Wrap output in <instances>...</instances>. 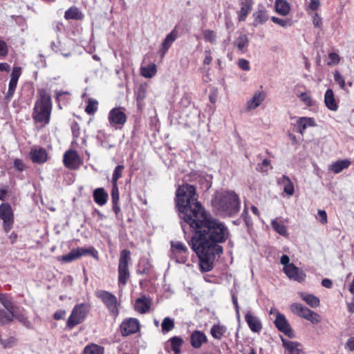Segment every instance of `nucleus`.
Returning <instances> with one entry per match:
<instances>
[{"label":"nucleus","mask_w":354,"mask_h":354,"mask_svg":"<svg viewBox=\"0 0 354 354\" xmlns=\"http://www.w3.org/2000/svg\"><path fill=\"white\" fill-rule=\"evenodd\" d=\"M81 13L78 8L72 7L68 9L64 14V17L66 19H78L80 18Z\"/></svg>","instance_id":"41"},{"label":"nucleus","mask_w":354,"mask_h":354,"mask_svg":"<svg viewBox=\"0 0 354 354\" xmlns=\"http://www.w3.org/2000/svg\"><path fill=\"white\" fill-rule=\"evenodd\" d=\"M283 270L287 277L294 281L302 282L306 279V275L305 272L292 263L287 266H284Z\"/></svg>","instance_id":"11"},{"label":"nucleus","mask_w":354,"mask_h":354,"mask_svg":"<svg viewBox=\"0 0 354 354\" xmlns=\"http://www.w3.org/2000/svg\"><path fill=\"white\" fill-rule=\"evenodd\" d=\"M254 2L252 0H239L240 10L237 12L239 21H244L251 12Z\"/></svg>","instance_id":"15"},{"label":"nucleus","mask_w":354,"mask_h":354,"mask_svg":"<svg viewBox=\"0 0 354 354\" xmlns=\"http://www.w3.org/2000/svg\"><path fill=\"white\" fill-rule=\"evenodd\" d=\"M297 125L298 128L297 131L303 135L308 127H315L316 124L312 118L301 117L297 120Z\"/></svg>","instance_id":"24"},{"label":"nucleus","mask_w":354,"mask_h":354,"mask_svg":"<svg viewBox=\"0 0 354 354\" xmlns=\"http://www.w3.org/2000/svg\"><path fill=\"white\" fill-rule=\"evenodd\" d=\"M317 218L322 223L326 224L328 221L327 214L325 210L319 209Z\"/></svg>","instance_id":"55"},{"label":"nucleus","mask_w":354,"mask_h":354,"mask_svg":"<svg viewBox=\"0 0 354 354\" xmlns=\"http://www.w3.org/2000/svg\"><path fill=\"white\" fill-rule=\"evenodd\" d=\"M205 57L203 61V64L205 65H209L211 64L212 61V57L211 55V51L209 50L205 51Z\"/></svg>","instance_id":"62"},{"label":"nucleus","mask_w":354,"mask_h":354,"mask_svg":"<svg viewBox=\"0 0 354 354\" xmlns=\"http://www.w3.org/2000/svg\"><path fill=\"white\" fill-rule=\"evenodd\" d=\"M146 87L145 86L140 85L136 93V100L138 104H140L143 100L146 97Z\"/></svg>","instance_id":"46"},{"label":"nucleus","mask_w":354,"mask_h":354,"mask_svg":"<svg viewBox=\"0 0 354 354\" xmlns=\"http://www.w3.org/2000/svg\"><path fill=\"white\" fill-rule=\"evenodd\" d=\"M138 329V322L134 318H129V319L124 321L120 326L121 333L123 336H128L136 333Z\"/></svg>","instance_id":"14"},{"label":"nucleus","mask_w":354,"mask_h":354,"mask_svg":"<svg viewBox=\"0 0 354 354\" xmlns=\"http://www.w3.org/2000/svg\"><path fill=\"white\" fill-rule=\"evenodd\" d=\"M111 199L112 203L119 202L120 196H119V189L117 184H113V187L111 190Z\"/></svg>","instance_id":"52"},{"label":"nucleus","mask_w":354,"mask_h":354,"mask_svg":"<svg viewBox=\"0 0 354 354\" xmlns=\"http://www.w3.org/2000/svg\"><path fill=\"white\" fill-rule=\"evenodd\" d=\"M238 66L240 68L245 71H248L250 69L249 62L245 59H239L238 62Z\"/></svg>","instance_id":"56"},{"label":"nucleus","mask_w":354,"mask_h":354,"mask_svg":"<svg viewBox=\"0 0 354 354\" xmlns=\"http://www.w3.org/2000/svg\"><path fill=\"white\" fill-rule=\"evenodd\" d=\"M266 94L264 91H258L254 93L252 98L247 102L248 110H253L257 108L265 100Z\"/></svg>","instance_id":"21"},{"label":"nucleus","mask_w":354,"mask_h":354,"mask_svg":"<svg viewBox=\"0 0 354 354\" xmlns=\"http://www.w3.org/2000/svg\"><path fill=\"white\" fill-rule=\"evenodd\" d=\"M254 25L263 24L268 19V16L266 11L259 10L253 14Z\"/></svg>","instance_id":"35"},{"label":"nucleus","mask_w":354,"mask_h":354,"mask_svg":"<svg viewBox=\"0 0 354 354\" xmlns=\"http://www.w3.org/2000/svg\"><path fill=\"white\" fill-rule=\"evenodd\" d=\"M17 82L18 81L12 80H10L9 86H8V91L7 94L6 95V97L7 99H10L13 96L15 91V88H16L17 85Z\"/></svg>","instance_id":"50"},{"label":"nucleus","mask_w":354,"mask_h":354,"mask_svg":"<svg viewBox=\"0 0 354 354\" xmlns=\"http://www.w3.org/2000/svg\"><path fill=\"white\" fill-rule=\"evenodd\" d=\"M83 354H104V348L101 346L91 344L84 348Z\"/></svg>","instance_id":"36"},{"label":"nucleus","mask_w":354,"mask_h":354,"mask_svg":"<svg viewBox=\"0 0 354 354\" xmlns=\"http://www.w3.org/2000/svg\"><path fill=\"white\" fill-rule=\"evenodd\" d=\"M300 100L304 102L306 105H312L311 97L306 93H301L300 95Z\"/></svg>","instance_id":"59"},{"label":"nucleus","mask_w":354,"mask_h":354,"mask_svg":"<svg viewBox=\"0 0 354 354\" xmlns=\"http://www.w3.org/2000/svg\"><path fill=\"white\" fill-rule=\"evenodd\" d=\"M169 342L174 354H180V348L183 344V339L178 337H174L169 340Z\"/></svg>","instance_id":"38"},{"label":"nucleus","mask_w":354,"mask_h":354,"mask_svg":"<svg viewBox=\"0 0 354 354\" xmlns=\"http://www.w3.org/2000/svg\"><path fill=\"white\" fill-rule=\"evenodd\" d=\"M0 302L6 310H11L13 308L12 298L7 294L0 293Z\"/></svg>","instance_id":"40"},{"label":"nucleus","mask_w":354,"mask_h":354,"mask_svg":"<svg viewBox=\"0 0 354 354\" xmlns=\"http://www.w3.org/2000/svg\"><path fill=\"white\" fill-rule=\"evenodd\" d=\"M313 24L316 28H320L322 25V19L317 12L313 15Z\"/></svg>","instance_id":"57"},{"label":"nucleus","mask_w":354,"mask_h":354,"mask_svg":"<svg viewBox=\"0 0 354 354\" xmlns=\"http://www.w3.org/2000/svg\"><path fill=\"white\" fill-rule=\"evenodd\" d=\"M94 201L99 205H104L108 201L109 194L102 187H99L93 191V194Z\"/></svg>","instance_id":"22"},{"label":"nucleus","mask_w":354,"mask_h":354,"mask_svg":"<svg viewBox=\"0 0 354 354\" xmlns=\"http://www.w3.org/2000/svg\"><path fill=\"white\" fill-rule=\"evenodd\" d=\"M351 163V162L348 160H337L332 163L330 166V169L335 174H339L344 169L348 168Z\"/></svg>","instance_id":"28"},{"label":"nucleus","mask_w":354,"mask_h":354,"mask_svg":"<svg viewBox=\"0 0 354 354\" xmlns=\"http://www.w3.org/2000/svg\"><path fill=\"white\" fill-rule=\"evenodd\" d=\"M21 74V68L19 66H15L13 68L10 80L18 81L20 75Z\"/></svg>","instance_id":"54"},{"label":"nucleus","mask_w":354,"mask_h":354,"mask_svg":"<svg viewBox=\"0 0 354 354\" xmlns=\"http://www.w3.org/2000/svg\"><path fill=\"white\" fill-rule=\"evenodd\" d=\"M0 218L3 220V227L5 232H10L14 223V214L9 203H5L0 205Z\"/></svg>","instance_id":"9"},{"label":"nucleus","mask_w":354,"mask_h":354,"mask_svg":"<svg viewBox=\"0 0 354 354\" xmlns=\"http://www.w3.org/2000/svg\"><path fill=\"white\" fill-rule=\"evenodd\" d=\"M249 39L245 34L241 33L234 41L233 44L242 52L248 47Z\"/></svg>","instance_id":"30"},{"label":"nucleus","mask_w":354,"mask_h":354,"mask_svg":"<svg viewBox=\"0 0 354 354\" xmlns=\"http://www.w3.org/2000/svg\"><path fill=\"white\" fill-rule=\"evenodd\" d=\"M123 169H124V166L121 165H118L115 168V169L113 171V177H112L113 184H117L118 179L122 177V173Z\"/></svg>","instance_id":"48"},{"label":"nucleus","mask_w":354,"mask_h":354,"mask_svg":"<svg viewBox=\"0 0 354 354\" xmlns=\"http://www.w3.org/2000/svg\"><path fill=\"white\" fill-rule=\"evenodd\" d=\"M274 324L279 331L283 333L288 337L293 338L295 337L294 333L284 315L278 313Z\"/></svg>","instance_id":"13"},{"label":"nucleus","mask_w":354,"mask_h":354,"mask_svg":"<svg viewBox=\"0 0 354 354\" xmlns=\"http://www.w3.org/2000/svg\"><path fill=\"white\" fill-rule=\"evenodd\" d=\"M52 110L51 97L45 89L37 91V100L34 106L33 119L37 123H49Z\"/></svg>","instance_id":"3"},{"label":"nucleus","mask_w":354,"mask_h":354,"mask_svg":"<svg viewBox=\"0 0 354 354\" xmlns=\"http://www.w3.org/2000/svg\"><path fill=\"white\" fill-rule=\"evenodd\" d=\"M289 261H290V258L288 255H286V254L282 255V257H281V260H280V262L282 265H283L284 266H287L288 265L290 264L289 263Z\"/></svg>","instance_id":"64"},{"label":"nucleus","mask_w":354,"mask_h":354,"mask_svg":"<svg viewBox=\"0 0 354 354\" xmlns=\"http://www.w3.org/2000/svg\"><path fill=\"white\" fill-rule=\"evenodd\" d=\"M281 183L283 185L284 192L289 196L293 195L295 192L294 185L289 177L283 175L281 178Z\"/></svg>","instance_id":"34"},{"label":"nucleus","mask_w":354,"mask_h":354,"mask_svg":"<svg viewBox=\"0 0 354 354\" xmlns=\"http://www.w3.org/2000/svg\"><path fill=\"white\" fill-rule=\"evenodd\" d=\"M271 225L272 228L279 234L286 236H288V232L286 226L284 225L283 221H279L277 218L272 220L271 222Z\"/></svg>","instance_id":"33"},{"label":"nucleus","mask_w":354,"mask_h":354,"mask_svg":"<svg viewBox=\"0 0 354 354\" xmlns=\"http://www.w3.org/2000/svg\"><path fill=\"white\" fill-rule=\"evenodd\" d=\"M130 254V251L127 250H123L120 252L118 265V283L122 286L127 284L130 275L129 270Z\"/></svg>","instance_id":"4"},{"label":"nucleus","mask_w":354,"mask_h":354,"mask_svg":"<svg viewBox=\"0 0 354 354\" xmlns=\"http://www.w3.org/2000/svg\"><path fill=\"white\" fill-rule=\"evenodd\" d=\"M157 72L156 65L155 64H150L146 66H142L140 68V74L146 78H151Z\"/></svg>","instance_id":"32"},{"label":"nucleus","mask_w":354,"mask_h":354,"mask_svg":"<svg viewBox=\"0 0 354 354\" xmlns=\"http://www.w3.org/2000/svg\"><path fill=\"white\" fill-rule=\"evenodd\" d=\"M87 254L95 259L98 258L97 251L93 247H90L88 248H77L73 249L68 254L61 256L59 259L63 263H70Z\"/></svg>","instance_id":"5"},{"label":"nucleus","mask_w":354,"mask_h":354,"mask_svg":"<svg viewBox=\"0 0 354 354\" xmlns=\"http://www.w3.org/2000/svg\"><path fill=\"white\" fill-rule=\"evenodd\" d=\"M272 166L271 165L270 161L268 159L263 160L261 163H259L257 166V169L262 173H268L269 169H272Z\"/></svg>","instance_id":"44"},{"label":"nucleus","mask_w":354,"mask_h":354,"mask_svg":"<svg viewBox=\"0 0 354 354\" xmlns=\"http://www.w3.org/2000/svg\"><path fill=\"white\" fill-rule=\"evenodd\" d=\"M241 217L243 218L245 224L247 225V226H250L252 225V221L250 218V216H248V209L245 208V209L243 210L242 214H241Z\"/></svg>","instance_id":"61"},{"label":"nucleus","mask_w":354,"mask_h":354,"mask_svg":"<svg viewBox=\"0 0 354 354\" xmlns=\"http://www.w3.org/2000/svg\"><path fill=\"white\" fill-rule=\"evenodd\" d=\"M297 315L303 317L313 324H317L321 321V317L315 311H297Z\"/></svg>","instance_id":"27"},{"label":"nucleus","mask_w":354,"mask_h":354,"mask_svg":"<svg viewBox=\"0 0 354 354\" xmlns=\"http://www.w3.org/2000/svg\"><path fill=\"white\" fill-rule=\"evenodd\" d=\"M226 332L227 328L219 324L213 325L210 330L211 335L218 340H220Z\"/></svg>","instance_id":"31"},{"label":"nucleus","mask_w":354,"mask_h":354,"mask_svg":"<svg viewBox=\"0 0 354 354\" xmlns=\"http://www.w3.org/2000/svg\"><path fill=\"white\" fill-rule=\"evenodd\" d=\"M174 328V322L169 317H166L162 322V329L163 331L168 332Z\"/></svg>","instance_id":"49"},{"label":"nucleus","mask_w":354,"mask_h":354,"mask_svg":"<svg viewBox=\"0 0 354 354\" xmlns=\"http://www.w3.org/2000/svg\"><path fill=\"white\" fill-rule=\"evenodd\" d=\"M97 101L93 99H89L85 109V111L88 115H93L97 110Z\"/></svg>","instance_id":"42"},{"label":"nucleus","mask_w":354,"mask_h":354,"mask_svg":"<svg viewBox=\"0 0 354 354\" xmlns=\"http://www.w3.org/2000/svg\"><path fill=\"white\" fill-rule=\"evenodd\" d=\"M212 205L220 216H232L240 209V200L234 192H217L212 200Z\"/></svg>","instance_id":"2"},{"label":"nucleus","mask_w":354,"mask_h":354,"mask_svg":"<svg viewBox=\"0 0 354 354\" xmlns=\"http://www.w3.org/2000/svg\"><path fill=\"white\" fill-rule=\"evenodd\" d=\"M95 295L102 301L107 308L109 310H118V303L114 295L102 290H97Z\"/></svg>","instance_id":"10"},{"label":"nucleus","mask_w":354,"mask_h":354,"mask_svg":"<svg viewBox=\"0 0 354 354\" xmlns=\"http://www.w3.org/2000/svg\"><path fill=\"white\" fill-rule=\"evenodd\" d=\"M334 80L339 84V87L342 89H344V88H345L344 78L337 71H336L334 73Z\"/></svg>","instance_id":"51"},{"label":"nucleus","mask_w":354,"mask_h":354,"mask_svg":"<svg viewBox=\"0 0 354 354\" xmlns=\"http://www.w3.org/2000/svg\"><path fill=\"white\" fill-rule=\"evenodd\" d=\"M281 340L284 347L290 353H297V354L301 353V350L298 348L299 344L297 342L285 340L283 338H281Z\"/></svg>","instance_id":"37"},{"label":"nucleus","mask_w":354,"mask_h":354,"mask_svg":"<svg viewBox=\"0 0 354 354\" xmlns=\"http://www.w3.org/2000/svg\"><path fill=\"white\" fill-rule=\"evenodd\" d=\"M177 37L178 31L176 30V28L172 30L171 32L167 35L160 48V51L162 56L165 55L169 48L171 47L172 43L177 39Z\"/></svg>","instance_id":"20"},{"label":"nucleus","mask_w":354,"mask_h":354,"mask_svg":"<svg viewBox=\"0 0 354 354\" xmlns=\"http://www.w3.org/2000/svg\"><path fill=\"white\" fill-rule=\"evenodd\" d=\"M245 321L250 329L254 333H259L262 329V324L260 319L248 312L245 315Z\"/></svg>","instance_id":"17"},{"label":"nucleus","mask_w":354,"mask_h":354,"mask_svg":"<svg viewBox=\"0 0 354 354\" xmlns=\"http://www.w3.org/2000/svg\"><path fill=\"white\" fill-rule=\"evenodd\" d=\"M191 345L195 348H199L203 344L207 342L206 335L201 330H194L190 336Z\"/></svg>","instance_id":"16"},{"label":"nucleus","mask_w":354,"mask_h":354,"mask_svg":"<svg viewBox=\"0 0 354 354\" xmlns=\"http://www.w3.org/2000/svg\"><path fill=\"white\" fill-rule=\"evenodd\" d=\"M8 46L7 44L0 39V58L5 57L8 54Z\"/></svg>","instance_id":"58"},{"label":"nucleus","mask_w":354,"mask_h":354,"mask_svg":"<svg viewBox=\"0 0 354 354\" xmlns=\"http://www.w3.org/2000/svg\"><path fill=\"white\" fill-rule=\"evenodd\" d=\"M303 299L312 308H317L319 304V299L313 295H305Z\"/></svg>","instance_id":"43"},{"label":"nucleus","mask_w":354,"mask_h":354,"mask_svg":"<svg viewBox=\"0 0 354 354\" xmlns=\"http://www.w3.org/2000/svg\"><path fill=\"white\" fill-rule=\"evenodd\" d=\"M15 319L18 320L26 326L30 325V323L21 311H0L1 324H8Z\"/></svg>","instance_id":"7"},{"label":"nucleus","mask_w":354,"mask_h":354,"mask_svg":"<svg viewBox=\"0 0 354 354\" xmlns=\"http://www.w3.org/2000/svg\"><path fill=\"white\" fill-rule=\"evenodd\" d=\"M64 164L66 167L70 169H77L80 164V158L75 150H68L64 155Z\"/></svg>","instance_id":"12"},{"label":"nucleus","mask_w":354,"mask_h":354,"mask_svg":"<svg viewBox=\"0 0 354 354\" xmlns=\"http://www.w3.org/2000/svg\"><path fill=\"white\" fill-rule=\"evenodd\" d=\"M127 115L122 107L112 109L108 115V120L111 127L115 129H121L127 122Z\"/></svg>","instance_id":"8"},{"label":"nucleus","mask_w":354,"mask_h":354,"mask_svg":"<svg viewBox=\"0 0 354 354\" xmlns=\"http://www.w3.org/2000/svg\"><path fill=\"white\" fill-rule=\"evenodd\" d=\"M320 6L319 0H310L308 8L313 11H316Z\"/></svg>","instance_id":"60"},{"label":"nucleus","mask_w":354,"mask_h":354,"mask_svg":"<svg viewBox=\"0 0 354 354\" xmlns=\"http://www.w3.org/2000/svg\"><path fill=\"white\" fill-rule=\"evenodd\" d=\"M86 317V311H72L69 316L66 325L69 328H73L80 324Z\"/></svg>","instance_id":"19"},{"label":"nucleus","mask_w":354,"mask_h":354,"mask_svg":"<svg viewBox=\"0 0 354 354\" xmlns=\"http://www.w3.org/2000/svg\"><path fill=\"white\" fill-rule=\"evenodd\" d=\"M328 59L330 61L328 62V65H336L339 63L340 58L338 54L335 53H330L328 55Z\"/></svg>","instance_id":"53"},{"label":"nucleus","mask_w":354,"mask_h":354,"mask_svg":"<svg viewBox=\"0 0 354 354\" xmlns=\"http://www.w3.org/2000/svg\"><path fill=\"white\" fill-rule=\"evenodd\" d=\"M271 20L274 24H278L279 26H280L283 28H287L292 25V23L290 19H283L278 18L277 17H272Z\"/></svg>","instance_id":"47"},{"label":"nucleus","mask_w":354,"mask_h":354,"mask_svg":"<svg viewBox=\"0 0 354 354\" xmlns=\"http://www.w3.org/2000/svg\"><path fill=\"white\" fill-rule=\"evenodd\" d=\"M151 305V299L145 295L138 298L135 302V310H149Z\"/></svg>","instance_id":"26"},{"label":"nucleus","mask_w":354,"mask_h":354,"mask_svg":"<svg viewBox=\"0 0 354 354\" xmlns=\"http://www.w3.org/2000/svg\"><path fill=\"white\" fill-rule=\"evenodd\" d=\"M189 250L180 241H171L170 257L178 263H185L188 259Z\"/></svg>","instance_id":"6"},{"label":"nucleus","mask_w":354,"mask_h":354,"mask_svg":"<svg viewBox=\"0 0 354 354\" xmlns=\"http://www.w3.org/2000/svg\"><path fill=\"white\" fill-rule=\"evenodd\" d=\"M50 48L55 53H61L64 57H68L71 55L70 51L65 48L64 44L59 39L50 43Z\"/></svg>","instance_id":"29"},{"label":"nucleus","mask_w":354,"mask_h":354,"mask_svg":"<svg viewBox=\"0 0 354 354\" xmlns=\"http://www.w3.org/2000/svg\"><path fill=\"white\" fill-rule=\"evenodd\" d=\"M176 203L181 227L186 234L185 225L194 231L189 245L197 254L198 266L202 272L211 271L215 261L223 254L220 243L229 237L227 227L220 221L210 216L198 201L196 187L184 184L176 192Z\"/></svg>","instance_id":"1"},{"label":"nucleus","mask_w":354,"mask_h":354,"mask_svg":"<svg viewBox=\"0 0 354 354\" xmlns=\"http://www.w3.org/2000/svg\"><path fill=\"white\" fill-rule=\"evenodd\" d=\"M17 342V339L14 336H10L5 339H2L1 337H0V346L4 349L14 347L16 345Z\"/></svg>","instance_id":"39"},{"label":"nucleus","mask_w":354,"mask_h":354,"mask_svg":"<svg viewBox=\"0 0 354 354\" xmlns=\"http://www.w3.org/2000/svg\"><path fill=\"white\" fill-rule=\"evenodd\" d=\"M203 37L206 41L215 44L216 41V33L212 30H205L203 31Z\"/></svg>","instance_id":"45"},{"label":"nucleus","mask_w":354,"mask_h":354,"mask_svg":"<svg viewBox=\"0 0 354 354\" xmlns=\"http://www.w3.org/2000/svg\"><path fill=\"white\" fill-rule=\"evenodd\" d=\"M324 102L326 107L331 111H337L338 109L337 103L335 99L334 93L332 89L326 90L324 95Z\"/></svg>","instance_id":"23"},{"label":"nucleus","mask_w":354,"mask_h":354,"mask_svg":"<svg viewBox=\"0 0 354 354\" xmlns=\"http://www.w3.org/2000/svg\"><path fill=\"white\" fill-rule=\"evenodd\" d=\"M32 161L37 164H42L47 160L46 151L43 148L32 149L30 152Z\"/></svg>","instance_id":"18"},{"label":"nucleus","mask_w":354,"mask_h":354,"mask_svg":"<svg viewBox=\"0 0 354 354\" xmlns=\"http://www.w3.org/2000/svg\"><path fill=\"white\" fill-rule=\"evenodd\" d=\"M274 6L275 10L278 14L282 16H286L289 14L290 6L287 1L276 0Z\"/></svg>","instance_id":"25"},{"label":"nucleus","mask_w":354,"mask_h":354,"mask_svg":"<svg viewBox=\"0 0 354 354\" xmlns=\"http://www.w3.org/2000/svg\"><path fill=\"white\" fill-rule=\"evenodd\" d=\"M14 165L15 167L20 171H23L24 169V165L20 159H15L14 161Z\"/></svg>","instance_id":"63"}]
</instances>
